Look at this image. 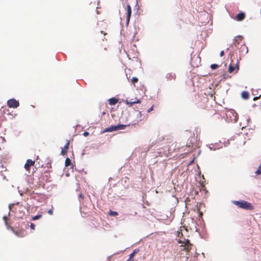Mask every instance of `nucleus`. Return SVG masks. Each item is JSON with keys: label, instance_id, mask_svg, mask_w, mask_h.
Listing matches in <instances>:
<instances>
[{"label": "nucleus", "instance_id": "nucleus-1", "mask_svg": "<svg viewBox=\"0 0 261 261\" xmlns=\"http://www.w3.org/2000/svg\"><path fill=\"white\" fill-rule=\"evenodd\" d=\"M232 203L238 206L239 207H240L242 209L246 210H253L254 209V206L251 203L245 200H235L233 201Z\"/></svg>", "mask_w": 261, "mask_h": 261}, {"label": "nucleus", "instance_id": "nucleus-2", "mask_svg": "<svg viewBox=\"0 0 261 261\" xmlns=\"http://www.w3.org/2000/svg\"><path fill=\"white\" fill-rule=\"evenodd\" d=\"M179 242L180 243L184 244V245H181L180 246V251H185L186 252V255H188L189 252L191 250L192 246V244L190 243V241L189 240H187L184 242L179 241Z\"/></svg>", "mask_w": 261, "mask_h": 261}, {"label": "nucleus", "instance_id": "nucleus-3", "mask_svg": "<svg viewBox=\"0 0 261 261\" xmlns=\"http://www.w3.org/2000/svg\"><path fill=\"white\" fill-rule=\"evenodd\" d=\"M126 125L123 124H119L117 125H111L110 127L105 128L103 130V133L112 132L117 130L123 129H124Z\"/></svg>", "mask_w": 261, "mask_h": 261}, {"label": "nucleus", "instance_id": "nucleus-4", "mask_svg": "<svg viewBox=\"0 0 261 261\" xmlns=\"http://www.w3.org/2000/svg\"><path fill=\"white\" fill-rule=\"evenodd\" d=\"M7 105L9 108H17L19 106V102L15 99L12 98L7 101Z\"/></svg>", "mask_w": 261, "mask_h": 261}, {"label": "nucleus", "instance_id": "nucleus-5", "mask_svg": "<svg viewBox=\"0 0 261 261\" xmlns=\"http://www.w3.org/2000/svg\"><path fill=\"white\" fill-rule=\"evenodd\" d=\"M240 52V57L244 56L246 55L248 51V47L245 44H243L241 45L240 47L239 48Z\"/></svg>", "mask_w": 261, "mask_h": 261}, {"label": "nucleus", "instance_id": "nucleus-6", "mask_svg": "<svg viewBox=\"0 0 261 261\" xmlns=\"http://www.w3.org/2000/svg\"><path fill=\"white\" fill-rule=\"evenodd\" d=\"M191 62L193 67H198L200 63V58L198 56H194L192 58Z\"/></svg>", "mask_w": 261, "mask_h": 261}, {"label": "nucleus", "instance_id": "nucleus-7", "mask_svg": "<svg viewBox=\"0 0 261 261\" xmlns=\"http://www.w3.org/2000/svg\"><path fill=\"white\" fill-rule=\"evenodd\" d=\"M126 25H128L129 22L130 18L132 14V9L131 7L129 5H127L126 8Z\"/></svg>", "mask_w": 261, "mask_h": 261}, {"label": "nucleus", "instance_id": "nucleus-8", "mask_svg": "<svg viewBox=\"0 0 261 261\" xmlns=\"http://www.w3.org/2000/svg\"><path fill=\"white\" fill-rule=\"evenodd\" d=\"M34 164H35L34 161H32L31 159H28L27 161V162L25 164L24 167L27 171H30L31 167L34 166Z\"/></svg>", "mask_w": 261, "mask_h": 261}, {"label": "nucleus", "instance_id": "nucleus-9", "mask_svg": "<svg viewBox=\"0 0 261 261\" xmlns=\"http://www.w3.org/2000/svg\"><path fill=\"white\" fill-rule=\"evenodd\" d=\"M141 101L140 100L135 98L134 100L133 99H130L129 100L126 99L125 103L127 104L128 106L131 107L133 104L140 103Z\"/></svg>", "mask_w": 261, "mask_h": 261}, {"label": "nucleus", "instance_id": "nucleus-10", "mask_svg": "<svg viewBox=\"0 0 261 261\" xmlns=\"http://www.w3.org/2000/svg\"><path fill=\"white\" fill-rule=\"evenodd\" d=\"M243 39V37L242 36H237L233 39V45H234L236 47H238V45L240 44V42L242 41Z\"/></svg>", "mask_w": 261, "mask_h": 261}, {"label": "nucleus", "instance_id": "nucleus-11", "mask_svg": "<svg viewBox=\"0 0 261 261\" xmlns=\"http://www.w3.org/2000/svg\"><path fill=\"white\" fill-rule=\"evenodd\" d=\"M13 231L14 234L18 237H23L25 236V231L23 229H19L17 230H14L13 229Z\"/></svg>", "mask_w": 261, "mask_h": 261}, {"label": "nucleus", "instance_id": "nucleus-12", "mask_svg": "<svg viewBox=\"0 0 261 261\" xmlns=\"http://www.w3.org/2000/svg\"><path fill=\"white\" fill-rule=\"evenodd\" d=\"M239 61H237L235 66L230 64L228 67L229 72L231 73L233 71H234L236 69H237V71H238L239 69Z\"/></svg>", "mask_w": 261, "mask_h": 261}, {"label": "nucleus", "instance_id": "nucleus-13", "mask_svg": "<svg viewBox=\"0 0 261 261\" xmlns=\"http://www.w3.org/2000/svg\"><path fill=\"white\" fill-rule=\"evenodd\" d=\"M166 78L167 79V81H175L176 79V74L173 72L168 73L166 75Z\"/></svg>", "mask_w": 261, "mask_h": 261}, {"label": "nucleus", "instance_id": "nucleus-14", "mask_svg": "<svg viewBox=\"0 0 261 261\" xmlns=\"http://www.w3.org/2000/svg\"><path fill=\"white\" fill-rule=\"evenodd\" d=\"M189 141H190V142L187 143V145L189 147H193L196 142V139L194 136L190 138L189 139Z\"/></svg>", "mask_w": 261, "mask_h": 261}, {"label": "nucleus", "instance_id": "nucleus-15", "mask_svg": "<svg viewBox=\"0 0 261 261\" xmlns=\"http://www.w3.org/2000/svg\"><path fill=\"white\" fill-rule=\"evenodd\" d=\"M69 141H67L66 145L64 146V148H62L61 154L62 155H65L67 154L68 149L69 148Z\"/></svg>", "mask_w": 261, "mask_h": 261}, {"label": "nucleus", "instance_id": "nucleus-16", "mask_svg": "<svg viewBox=\"0 0 261 261\" xmlns=\"http://www.w3.org/2000/svg\"><path fill=\"white\" fill-rule=\"evenodd\" d=\"M245 13L243 12H240L237 15L236 19L238 21H242L245 18Z\"/></svg>", "mask_w": 261, "mask_h": 261}, {"label": "nucleus", "instance_id": "nucleus-17", "mask_svg": "<svg viewBox=\"0 0 261 261\" xmlns=\"http://www.w3.org/2000/svg\"><path fill=\"white\" fill-rule=\"evenodd\" d=\"M108 101H109V103L110 105H115V104H116L118 102V99L116 98L113 97V98H110L108 100Z\"/></svg>", "mask_w": 261, "mask_h": 261}, {"label": "nucleus", "instance_id": "nucleus-18", "mask_svg": "<svg viewBox=\"0 0 261 261\" xmlns=\"http://www.w3.org/2000/svg\"><path fill=\"white\" fill-rule=\"evenodd\" d=\"M242 96L244 99H248L249 98V93L247 91H244L242 93Z\"/></svg>", "mask_w": 261, "mask_h": 261}, {"label": "nucleus", "instance_id": "nucleus-19", "mask_svg": "<svg viewBox=\"0 0 261 261\" xmlns=\"http://www.w3.org/2000/svg\"><path fill=\"white\" fill-rule=\"evenodd\" d=\"M139 249H135V250H134V251L132 253L130 254L129 257L131 258H133L134 256H135V255L137 253H138L139 252Z\"/></svg>", "mask_w": 261, "mask_h": 261}, {"label": "nucleus", "instance_id": "nucleus-20", "mask_svg": "<svg viewBox=\"0 0 261 261\" xmlns=\"http://www.w3.org/2000/svg\"><path fill=\"white\" fill-rule=\"evenodd\" d=\"M65 166L67 167L71 165V160L68 158H66L65 162Z\"/></svg>", "mask_w": 261, "mask_h": 261}, {"label": "nucleus", "instance_id": "nucleus-21", "mask_svg": "<svg viewBox=\"0 0 261 261\" xmlns=\"http://www.w3.org/2000/svg\"><path fill=\"white\" fill-rule=\"evenodd\" d=\"M109 215L110 216H116L118 215V213L117 212H115V211H110L109 213Z\"/></svg>", "mask_w": 261, "mask_h": 261}, {"label": "nucleus", "instance_id": "nucleus-22", "mask_svg": "<svg viewBox=\"0 0 261 261\" xmlns=\"http://www.w3.org/2000/svg\"><path fill=\"white\" fill-rule=\"evenodd\" d=\"M138 82V79L136 77H133L131 79V82L135 85L136 83H137Z\"/></svg>", "mask_w": 261, "mask_h": 261}, {"label": "nucleus", "instance_id": "nucleus-23", "mask_svg": "<svg viewBox=\"0 0 261 261\" xmlns=\"http://www.w3.org/2000/svg\"><path fill=\"white\" fill-rule=\"evenodd\" d=\"M255 173L257 175H259V174H261V162H260V165H259V166L258 167L257 170L255 171Z\"/></svg>", "mask_w": 261, "mask_h": 261}, {"label": "nucleus", "instance_id": "nucleus-24", "mask_svg": "<svg viewBox=\"0 0 261 261\" xmlns=\"http://www.w3.org/2000/svg\"><path fill=\"white\" fill-rule=\"evenodd\" d=\"M42 217V215H36V216H35L34 217H32V220H37V219H39L40 218H41Z\"/></svg>", "mask_w": 261, "mask_h": 261}, {"label": "nucleus", "instance_id": "nucleus-25", "mask_svg": "<svg viewBox=\"0 0 261 261\" xmlns=\"http://www.w3.org/2000/svg\"><path fill=\"white\" fill-rule=\"evenodd\" d=\"M218 67V65L216 64H213L211 65V68L213 70H215V69H217Z\"/></svg>", "mask_w": 261, "mask_h": 261}, {"label": "nucleus", "instance_id": "nucleus-26", "mask_svg": "<svg viewBox=\"0 0 261 261\" xmlns=\"http://www.w3.org/2000/svg\"><path fill=\"white\" fill-rule=\"evenodd\" d=\"M3 220H4V221L5 222L6 225H8V223H7L8 218H7V216H4L3 217Z\"/></svg>", "mask_w": 261, "mask_h": 261}, {"label": "nucleus", "instance_id": "nucleus-27", "mask_svg": "<svg viewBox=\"0 0 261 261\" xmlns=\"http://www.w3.org/2000/svg\"><path fill=\"white\" fill-rule=\"evenodd\" d=\"M48 214L50 215H52L53 214V207L52 208L49 210L47 212Z\"/></svg>", "mask_w": 261, "mask_h": 261}, {"label": "nucleus", "instance_id": "nucleus-28", "mask_svg": "<svg viewBox=\"0 0 261 261\" xmlns=\"http://www.w3.org/2000/svg\"><path fill=\"white\" fill-rule=\"evenodd\" d=\"M30 227L31 228V229L34 230L35 228V225L33 223H31L30 225Z\"/></svg>", "mask_w": 261, "mask_h": 261}, {"label": "nucleus", "instance_id": "nucleus-29", "mask_svg": "<svg viewBox=\"0 0 261 261\" xmlns=\"http://www.w3.org/2000/svg\"><path fill=\"white\" fill-rule=\"evenodd\" d=\"M153 106H152L150 109H149L147 111V112L148 113L150 112L151 111H152L153 110Z\"/></svg>", "mask_w": 261, "mask_h": 261}, {"label": "nucleus", "instance_id": "nucleus-30", "mask_svg": "<svg viewBox=\"0 0 261 261\" xmlns=\"http://www.w3.org/2000/svg\"><path fill=\"white\" fill-rule=\"evenodd\" d=\"M83 135H84V136L86 137V136L89 135V133L87 132H85L84 133Z\"/></svg>", "mask_w": 261, "mask_h": 261}, {"label": "nucleus", "instance_id": "nucleus-31", "mask_svg": "<svg viewBox=\"0 0 261 261\" xmlns=\"http://www.w3.org/2000/svg\"><path fill=\"white\" fill-rule=\"evenodd\" d=\"M223 55H224V51H223V50H222V51H221L220 52V56L221 57H222Z\"/></svg>", "mask_w": 261, "mask_h": 261}, {"label": "nucleus", "instance_id": "nucleus-32", "mask_svg": "<svg viewBox=\"0 0 261 261\" xmlns=\"http://www.w3.org/2000/svg\"><path fill=\"white\" fill-rule=\"evenodd\" d=\"M79 197L80 198H81L82 199H83L84 196L83 194H80Z\"/></svg>", "mask_w": 261, "mask_h": 261}, {"label": "nucleus", "instance_id": "nucleus-33", "mask_svg": "<svg viewBox=\"0 0 261 261\" xmlns=\"http://www.w3.org/2000/svg\"><path fill=\"white\" fill-rule=\"evenodd\" d=\"M126 261H134V259L129 257Z\"/></svg>", "mask_w": 261, "mask_h": 261}, {"label": "nucleus", "instance_id": "nucleus-34", "mask_svg": "<svg viewBox=\"0 0 261 261\" xmlns=\"http://www.w3.org/2000/svg\"><path fill=\"white\" fill-rule=\"evenodd\" d=\"M137 113H138V115H139V116L141 117V112L138 111Z\"/></svg>", "mask_w": 261, "mask_h": 261}, {"label": "nucleus", "instance_id": "nucleus-35", "mask_svg": "<svg viewBox=\"0 0 261 261\" xmlns=\"http://www.w3.org/2000/svg\"><path fill=\"white\" fill-rule=\"evenodd\" d=\"M101 33L105 35H106V33H103V31H101Z\"/></svg>", "mask_w": 261, "mask_h": 261}, {"label": "nucleus", "instance_id": "nucleus-36", "mask_svg": "<svg viewBox=\"0 0 261 261\" xmlns=\"http://www.w3.org/2000/svg\"><path fill=\"white\" fill-rule=\"evenodd\" d=\"M234 121L235 122H236V121H237V119H236V118H235L234 119Z\"/></svg>", "mask_w": 261, "mask_h": 261}, {"label": "nucleus", "instance_id": "nucleus-37", "mask_svg": "<svg viewBox=\"0 0 261 261\" xmlns=\"http://www.w3.org/2000/svg\"><path fill=\"white\" fill-rule=\"evenodd\" d=\"M186 259H188V256H186Z\"/></svg>", "mask_w": 261, "mask_h": 261}]
</instances>
